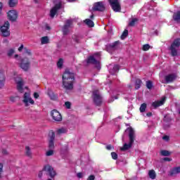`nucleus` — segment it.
<instances>
[{
	"label": "nucleus",
	"instance_id": "57",
	"mask_svg": "<svg viewBox=\"0 0 180 180\" xmlns=\"http://www.w3.org/2000/svg\"><path fill=\"white\" fill-rule=\"evenodd\" d=\"M23 50V44H21L20 46L18 48V51H22Z\"/></svg>",
	"mask_w": 180,
	"mask_h": 180
},
{
	"label": "nucleus",
	"instance_id": "39",
	"mask_svg": "<svg viewBox=\"0 0 180 180\" xmlns=\"http://www.w3.org/2000/svg\"><path fill=\"white\" fill-rule=\"evenodd\" d=\"M146 87L148 89H151L153 88V82L150 80L146 81Z\"/></svg>",
	"mask_w": 180,
	"mask_h": 180
},
{
	"label": "nucleus",
	"instance_id": "21",
	"mask_svg": "<svg viewBox=\"0 0 180 180\" xmlns=\"http://www.w3.org/2000/svg\"><path fill=\"white\" fill-rule=\"evenodd\" d=\"M178 174H180V166L172 169L169 172V176H176Z\"/></svg>",
	"mask_w": 180,
	"mask_h": 180
},
{
	"label": "nucleus",
	"instance_id": "22",
	"mask_svg": "<svg viewBox=\"0 0 180 180\" xmlns=\"http://www.w3.org/2000/svg\"><path fill=\"white\" fill-rule=\"evenodd\" d=\"M173 20L176 23H180V11L174 13L173 14Z\"/></svg>",
	"mask_w": 180,
	"mask_h": 180
},
{
	"label": "nucleus",
	"instance_id": "41",
	"mask_svg": "<svg viewBox=\"0 0 180 180\" xmlns=\"http://www.w3.org/2000/svg\"><path fill=\"white\" fill-rule=\"evenodd\" d=\"M19 96H10V101L11 102H12L13 103L16 102V99H18Z\"/></svg>",
	"mask_w": 180,
	"mask_h": 180
},
{
	"label": "nucleus",
	"instance_id": "52",
	"mask_svg": "<svg viewBox=\"0 0 180 180\" xmlns=\"http://www.w3.org/2000/svg\"><path fill=\"white\" fill-rule=\"evenodd\" d=\"M2 8H4V5L2 4V2H0V15L2 13Z\"/></svg>",
	"mask_w": 180,
	"mask_h": 180
},
{
	"label": "nucleus",
	"instance_id": "12",
	"mask_svg": "<svg viewBox=\"0 0 180 180\" xmlns=\"http://www.w3.org/2000/svg\"><path fill=\"white\" fill-rule=\"evenodd\" d=\"M72 26V20H67L65 22V25L62 28V32L64 36H67V34H70V28Z\"/></svg>",
	"mask_w": 180,
	"mask_h": 180
},
{
	"label": "nucleus",
	"instance_id": "3",
	"mask_svg": "<svg viewBox=\"0 0 180 180\" xmlns=\"http://www.w3.org/2000/svg\"><path fill=\"white\" fill-rule=\"evenodd\" d=\"M180 46V39H176L172 44L169 50L171 51L172 57H176L178 56V48Z\"/></svg>",
	"mask_w": 180,
	"mask_h": 180
},
{
	"label": "nucleus",
	"instance_id": "62",
	"mask_svg": "<svg viewBox=\"0 0 180 180\" xmlns=\"http://www.w3.org/2000/svg\"><path fill=\"white\" fill-rule=\"evenodd\" d=\"M46 29H47V30H50V27L46 26Z\"/></svg>",
	"mask_w": 180,
	"mask_h": 180
},
{
	"label": "nucleus",
	"instance_id": "14",
	"mask_svg": "<svg viewBox=\"0 0 180 180\" xmlns=\"http://www.w3.org/2000/svg\"><path fill=\"white\" fill-rule=\"evenodd\" d=\"M7 16L8 20H11V22H16L18 16V11L16 10H10L7 13Z\"/></svg>",
	"mask_w": 180,
	"mask_h": 180
},
{
	"label": "nucleus",
	"instance_id": "25",
	"mask_svg": "<svg viewBox=\"0 0 180 180\" xmlns=\"http://www.w3.org/2000/svg\"><path fill=\"white\" fill-rule=\"evenodd\" d=\"M84 22L89 27H94L95 26L94 21L91 20V19H86Z\"/></svg>",
	"mask_w": 180,
	"mask_h": 180
},
{
	"label": "nucleus",
	"instance_id": "54",
	"mask_svg": "<svg viewBox=\"0 0 180 180\" xmlns=\"http://www.w3.org/2000/svg\"><path fill=\"white\" fill-rule=\"evenodd\" d=\"M39 96L38 93H34V98H35V99H38Z\"/></svg>",
	"mask_w": 180,
	"mask_h": 180
},
{
	"label": "nucleus",
	"instance_id": "4",
	"mask_svg": "<svg viewBox=\"0 0 180 180\" xmlns=\"http://www.w3.org/2000/svg\"><path fill=\"white\" fill-rule=\"evenodd\" d=\"M62 1L61 0H56L55 1V6L51 9L50 16L53 19L56 15H57V12H58L59 9H61Z\"/></svg>",
	"mask_w": 180,
	"mask_h": 180
},
{
	"label": "nucleus",
	"instance_id": "44",
	"mask_svg": "<svg viewBox=\"0 0 180 180\" xmlns=\"http://www.w3.org/2000/svg\"><path fill=\"white\" fill-rule=\"evenodd\" d=\"M143 51H147L148 50H150V45L149 44L143 45Z\"/></svg>",
	"mask_w": 180,
	"mask_h": 180
},
{
	"label": "nucleus",
	"instance_id": "63",
	"mask_svg": "<svg viewBox=\"0 0 180 180\" xmlns=\"http://www.w3.org/2000/svg\"><path fill=\"white\" fill-rule=\"evenodd\" d=\"M128 88L131 89V85H128Z\"/></svg>",
	"mask_w": 180,
	"mask_h": 180
},
{
	"label": "nucleus",
	"instance_id": "20",
	"mask_svg": "<svg viewBox=\"0 0 180 180\" xmlns=\"http://www.w3.org/2000/svg\"><path fill=\"white\" fill-rule=\"evenodd\" d=\"M165 79L166 84H169V82H174V81L176 79V75L175 74L167 75L165 77Z\"/></svg>",
	"mask_w": 180,
	"mask_h": 180
},
{
	"label": "nucleus",
	"instance_id": "50",
	"mask_svg": "<svg viewBox=\"0 0 180 180\" xmlns=\"http://www.w3.org/2000/svg\"><path fill=\"white\" fill-rule=\"evenodd\" d=\"M2 154H4V155H8V150H6V149H3Z\"/></svg>",
	"mask_w": 180,
	"mask_h": 180
},
{
	"label": "nucleus",
	"instance_id": "46",
	"mask_svg": "<svg viewBox=\"0 0 180 180\" xmlns=\"http://www.w3.org/2000/svg\"><path fill=\"white\" fill-rule=\"evenodd\" d=\"M111 156H112V160H117V155L115 152L111 153Z\"/></svg>",
	"mask_w": 180,
	"mask_h": 180
},
{
	"label": "nucleus",
	"instance_id": "51",
	"mask_svg": "<svg viewBox=\"0 0 180 180\" xmlns=\"http://www.w3.org/2000/svg\"><path fill=\"white\" fill-rule=\"evenodd\" d=\"M163 161L169 162V161H172V159H171V158H163Z\"/></svg>",
	"mask_w": 180,
	"mask_h": 180
},
{
	"label": "nucleus",
	"instance_id": "11",
	"mask_svg": "<svg viewBox=\"0 0 180 180\" xmlns=\"http://www.w3.org/2000/svg\"><path fill=\"white\" fill-rule=\"evenodd\" d=\"M20 67L23 71H29V68H30V60H29V58H22L20 60Z\"/></svg>",
	"mask_w": 180,
	"mask_h": 180
},
{
	"label": "nucleus",
	"instance_id": "55",
	"mask_svg": "<svg viewBox=\"0 0 180 180\" xmlns=\"http://www.w3.org/2000/svg\"><path fill=\"white\" fill-rule=\"evenodd\" d=\"M77 178H82V174L81 172L77 173Z\"/></svg>",
	"mask_w": 180,
	"mask_h": 180
},
{
	"label": "nucleus",
	"instance_id": "5",
	"mask_svg": "<svg viewBox=\"0 0 180 180\" xmlns=\"http://www.w3.org/2000/svg\"><path fill=\"white\" fill-rule=\"evenodd\" d=\"M9 21L4 22V25L1 27L0 30L3 37H9L11 36V31H9Z\"/></svg>",
	"mask_w": 180,
	"mask_h": 180
},
{
	"label": "nucleus",
	"instance_id": "31",
	"mask_svg": "<svg viewBox=\"0 0 180 180\" xmlns=\"http://www.w3.org/2000/svg\"><path fill=\"white\" fill-rule=\"evenodd\" d=\"M49 41V37H43L41 38V44H48Z\"/></svg>",
	"mask_w": 180,
	"mask_h": 180
},
{
	"label": "nucleus",
	"instance_id": "24",
	"mask_svg": "<svg viewBox=\"0 0 180 180\" xmlns=\"http://www.w3.org/2000/svg\"><path fill=\"white\" fill-rule=\"evenodd\" d=\"M148 176L150 179H155L157 177V174H155V171L154 169L149 170Z\"/></svg>",
	"mask_w": 180,
	"mask_h": 180
},
{
	"label": "nucleus",
	"instance_id": "35",
	"mask_svg": "<svg viewBox=\"0 0 180 180\" xmlns=\"http://www.w3.org/2000/svg\"><path fill=\"white\" fill-rule=\"evenodd\" d=\"M48 94L52 101H56V99H57V96H56L53 91H49Z\"/></svg>",
	"mask_w": 180,
	"mask_h": 180
},
{
	"label": "nucleus",
	"instance_id": "38",
	"mask_svg": "<svg viewBox=\"0 0 180 180\" xmlns=\"http://www.w3.org/2000/svg\"><path fill=\"white\" fill-rule=\"evenodd\" d=\"M136 22H139V19L137 18H133L131 22L129 23V26L133 27L134 25H136Z\"/></svg>",
	"mask_w": 180,
	"mask_h": 180
},
{
	"label": "nucleus",
	"instance_id": "60",
	"mask_svg": "<svg viewBox=\"0 0 180 180\" xmlns=\"http://www.w3.org/2000/svg\"><path fill=\"white\" fill-rule=\"evenodd\" d=\"M15 58H18V57H19V55L16 54L14 56Z\"/></svg>",
	"mask_w": 180,
	"mask_h": 180
},
{
	"label": "nucleus",
	"instance_id": "29",
	"mask_svg": "<svg viewBox=\"0 0 180 180\" xmlns=\"http://www.w3.org/2000/svg\"><path fill=\"white\" fill-rule=\"evenodd\" d=\"M141 86V79H136L135 82V89H140Z\"/></svg>",
	"mask_w": 180,
	"mask_h": 180
},
{
	"label": "nucleus",
	"instance_id": "2",
	"mask_svg": "<svg viewBox=\"0 0 180 180\" xmlns=\"http://www.w3.org/2000/svg\"><path fill=\"white\" fill-rule=\"evenodd\" d=\"M125 132H128L129 143H125L123 147L120 148L121 151H127V150H130V148L133 147V144H134V140H136V132L133 128L128 127Z\"/></svg>",
	"mask_w": 180,
	"mask_h": 180
},
{
	"label": "nucleus",
	"instance_id": "6",
	"mask_svg": "<svg viewBox=\"0 0 180 180\" xmlns=\"http://www.w3.org/2000/svg\"><path fill=\"white\" fill-rule=\"evenodd\" d=\"M93 101L96 106H101L102 105V96L99 94V91L95 90L93 91Z\"/></svg>",
	"mask_w": 180,
	"mask_h": 180
},
{
	"label": "nucleus",
	"instance_id": "42",
	"mask_svg": "<svg viewBox=\"0 0 180 180\" xmlns=\"http://www.w3.org/2000/svg\"><path fill=\"white\" fill-rule=\"evenodd\" d=\"M53 154H54V151L53 150V149H51L46 152V155L47 157H50L51 155H53Z\"/></svg>",
	"mask_w": 180,
	"mask_h": 180
},
{
	"label": "nucleus",
	"instance_id": "9",
	"mask_svg": "<svg viewBox=\"0 0 180 180\" xmlns=\"http://www.w3.org/2000/svg\"><path fill=\"white\" fill-rule=\"evenodd\" d=\"M108 2L114 12H120L122 11L120 0H108Z\"/></svg>",
	"mask_w": 180,
	"mask_h": 180
},
{
	"label": "nucleus",
	"instance_id": "13",
	"mask_svg": "<svg viewBox=\"0 0 180 180\" xmlns=\"http://www.w3.org/2000/svg\"><path fill=\"white\" fill-rule=\"evenodd\" d=\"M86 63L87 64H93V65H95L97 70H101V62L96 60L94 56H89L86 60Z\"/></svg>",
	"mask_w": 180,
	"mask_h": 180
},
{
	"label": "nucleus",
	"instance_id": "18",
	"mask_svg": "<svg viewBox=\"0 0 180 180\" xmlns=\"http://www.w3.org/2000/svg\"><path fill=\"white\" fill-rule=\"evenodd\" d=\"M17 84V89L20 94H23V80L22 79H15Z\"/></svg>",
	"mask_w": 180,
	"mask_h": 180
},
{
	"label": "nucleus",
	"instance_id": "58",
	"mask_svg": "<svg viewBox=\"0 0 180 180\" xmlns=\"http://www.w3.org/2000/svg\"><path fill=\"white\" fill-rule=\"evenodd\" d=\"M146 116H148V117H151V116H153V113L152 112H148L146 114Z\"/></svg>",
	"mask_w": 180,
	"mask_h": 180
},
{
	"label": "nucleus",
	"instance_id": "30",
	"mask_svg": "<svg viewBox=\"0 0 180 180\" xmlns=\"http://www.w3.org/2000/svg\"><path fill=\"white\" fill-rule=\"evenodd\" d=\"M160 154L163 157H169V155H171V153L169 151L165 150H161Z\"/></svg>",
	"mask_w": 180,
	"mask_h": 180
},
{
	"label": "nucleus",
	"instance_id": "10",
	"mask_svg": "<svg viewBox=\"0 0 180 180\" xmlns=\"http://www.w3.org/2000/svg\"><path fill=\"white\" fill-rule=\"evenodd\" d=\"M22 102L25 106L27 107L30 105H34V101L30 96V93L25 92L23 96Z\"/></svg>",
	"mask_w": 180,
	"mask_h": 180
},
{
	"label": "nucleus",
	"instance_id": "17",
	"mask_svg": "<svg viewBox=\"0 0 180 180\" xmlns=\"http://www.w3.org/2000/svg\"><path fill=\"white\" fill-rule=\"evenodd\" d=\"M49 148L50 150H54V140L56 139V134L54 131L49 132Z\"/></svg>",
	"mask_w": 180,
	"mask_h": 180
},
{
	"label": "nucleus",
	"instance_id": "36",
	"mask_svg": "<svg viewBox=\"0 0 180 180\" xmlns=\"http://www.w3.org/2000/svg\"><path fill=\"white\" fill-rule=\"evenodd\" d=\"M147 108V104L143 103L141 105V107L139 108V110L141 113L146 112V109Z\"/></svg>",
	"mask_w": 180,
	"mask_h": 180
},
{
	"label": "nucleus",
	"instance_id": "48",
	"mask_svg": "<svg viewBox=\"0 0 180 180\" xmlns=\"http://www.w3.org/2000/svg\"><path fill=\"white\" fill-rule=\"evenodd\" d=\"M86 180H95V175L91 174V175L89 176V177L87 178Z\"/></svg>",
	"mask_w": 180,
	"mask_h": 180
},
{
	"label": "nucleus",
	"instance_id": "16",
	"mask_svg": "<svg viewBox=\"0 0 180 180\" xmlns=\"http://www.w3.org/2000/svg\"><path fill=\"white\" fill-rule=\"evenodd\" d=\"M51 115L55 122H61L63 120V116H61V114L57 110H52Z\"/></svg>",
	"mask_w": 180,
	"mask_h": 180
},
{
	"label": "nucleus",
	"instance_id": "27",
	"mask_svg": "<svg viewBox=\"0 0 180 180\" xmlns=\"http://www.w3.org/2000/svg\"><path fill=\"white\" fill-rule=\"evenodd\" d=\"M25 155H27V157L32 158V149H30V147H25Z\"/></svg>",
	"mask_w": 180,
	"mask_h": 180
},
{
	"label": "nucleus",
	"instance_id": "61",
	"mask_svg": "<svg viewBox=\"0 0 180 180\" xmlns=\"http://www.w3.org/2000/svg\"><path fill=\"white\" fill-rule=\"evenodd\" d=\"M91 19H94V14L90 16Z\"/></svg>",
	"mask_w": 180,
	"mask_h": 180
},
{
	"label": "nucleus",
	"instance_id": "64",
	"mask_svg": "<svg viewBox=\"0 0 180 180\" xmlns=\"http://www.w3.org/2000/svg\"><path fill=\"white\" fill-rule=\"evenodd\" d=\"M47 180H54V179H48Z\"/></svg>",
	"mask_w": 180,
	"mask_h": 180
},
{
	"label": "nucleus",
	"instance_id": "49",
	"mask_svg": "<svg viewBox=\"0 0 180 180\" xmlns=\"http://www.w3.org/2000/svg\"><path fill=\"white\" fill-rule=\"evenodd\" d=\"M162 140H165V141H169V136L165 135L162 137Z\"/></svg>",
	"mask_w": 180,
	"mask_h": 180
},
{
	"label": "nucleus",
	"instance_id": "47",
	"mask_svg": "<svg viewBox=\"0 0 180 180\" xmlns=\"http://www.w3.org/2000/svg\"><path fill=\"white\" fill-rule=\"evenodd\" d=\"M72 39L76 43H79V39L77 37V35H74L72 37Z\"/></svg>",
	"mask_w": 180,
	"mask_h": 180
},
{
	"label": "nucleus",
	"instance_id": "1",
	"mask_svg": "<svg viewBox=\"0 0 180 180\" xmlns=\"http://www.w3.org/2000/svg\"><path fill=\"white\" fill-rule=\"evenodd\" d=\"M63 86L65 91H72L74 89V82H75V74L70 69L65 70L62 76Z\"/></svg>",
	"mask_w": 180,
	"mask_h": 180
},
{
	"label": "nucleus",
	"instance_id": "43",
	"mask_svg": "<svg viewBox=\"0 0 180 180\" xmlns=\"http://www.w3.org/2000/svg\"><path fill=\"white\" fill-rule=\"evenodd\" d=\"M24 53L25 54H27L28 56H32V52L30 49H27V48H24Z\"/></svg>",
	"mask_w": 180,
	"mask_h": 180
},
{
	"label": "nucleus",
	"instance_id": "15",
	"mask_svg": "<svg viewBox=\"0 0 180 180\" xmlns=\"http://www.w3.org/2000/svg\"><path fill=\"white\" fill-rule=\"evenodd\" d=\"M105 9V4H103V2L102 1H98L95 3L93 6V11H94L103 12Z\"/></svg>",
	"mask_w": 180,
	"mask_h": 180
},
{
	"label": "nucleus",
	"instance_id": "59",
	"mask_svg": "<svg viewBox=\"0 0 180 180\" xmlns=\"http://www.w3.org/2000/svg\"><path fill=\"white\" fill-rule=\"evenodd\" d=\"M119 97H117V96H115L113 97H112V102H113V101H115V99H117Z\"/></svg>",
	"mask_w": 180,
	"mask_h": 180
},
{
	"label": "nucleus",
	"instance_id": "56",
	"mask_svg": "<svg viewBox=\"0 0 180 180\" xmlns=\"http://www.w3.org/2000/svg\"><path fill=\"white\" fill-rule=\"evenodd\" d=\"M39 178H41L43 176V172H39L38 174Z\"/></svg>",
	"mask_w": 180,
	"mask_h": 180
},
{
	"label": "nucleus",
	"instance_id": "40",
	"mask_svg": "<svg viewBox=\"0 0 180 180\" xmlns=\"http://www.w3.org/2000/svg\"><path fill=\"white\" fill-rule=\"evenodd\" d=\"M2 174H4V165L0 163V179L2 178Z\"/></svg>",
	"mask_w": 180,
	"mask_h": 180
},
{
	"label": "nucleus",
	"instance_id": "53",
	"mask_svg": "<svg viewBox=\"0 0 180 180\" xmlns=\"http://www.w3.org/2000/svg\"><path fill=\"white\" fill-rule=\"evenodd\" d=\"M107 150H112V148H113V146H112V145H108L106 146Z\"/></svg>",
	"mask_w": 180,
	"mask_h": 180
},
{
	"label": "nucleus",
	"instance_id": "23",
	"mask_svg": "<svg viewBox=\"0 0 180 180\" xmlns=\"http://www.w3.org/2000/svg\"><path fill=\"white\" fill-rule=\"evenodd\" d=\"M5 86V75L0 72V89Z\"/></svg>",
	"mask_w": 180,
	"mask_h": 180
},
{
	"label": "nucleus",
	"instance_id": "7",
	"mask_svg": "<svg viewBox=\"0 0 180 180\" xmlns=\"http://www.w3.org/2000/svg\"><path fill=\"white\" fill-rule=\"evenodd\" d=\"M120 47V41H116L112 44H108L105 46V50L108 53H112L115 50H117Z\"/></svg>",
	"mask_w": 180,
	"mask_h": 180
},
{
	"label": "nucleus",
	"instance_id": "19",
	"mask_svg": "<svg viewBox=\"0 0 180 180\" xmlns=\"http://www.w3.org/2000/svg\"><path fill=\"white\" fill-rule=\"evenodd\" d=\"M165 103V97L161 98V100L156 101L152 103V106L157 109V108H160V106H162Z\"/></svg>",
	"mask_w": 180,
	"mask_h": 180
},
{
	"label": "nucleus",
	"instance_id": "37",
	"mask_svg": "<svg viewBox=\"0 0 180 180\" xmlns=\"http://www.w3.org/2000/svg\"><path fill=\"white\" fill-rule=\"evenodd\" d=\"M13 54H15V49H11L7 52V56L8 57H12L13 56Z\"/></svg>",
	"mask_w": 180,
	"mask_h": 180
},
{
	"label": "nucleus",
	"instance_id": "26",
	"mask_svg": "<svg viewBox=\"0 0 180 180\" xmlns=\"http://www.w3.org/2000/svg\"><path fill=\"white\" fill-rule=\"evenodd\" d=\"M18 5V0H8V6L10 8H15Z\"/></svg>",
	"mask_w": 180,
	"mask_h": 180
},
{
	"label": "nucleus",
	"instance_id": "32",
	"mask_svg": "<svg viewBox=\"0 0 180 180\" xmlns=\"http://www.w3.org/2000/svg\"><path fill=\"white\" fill-rule=\"evenodd\" d=\"M127 36H129V30H124L120 37L122 40H124V39L127 38Z\"/></svg>",
	"mask_w": 180,
	"mask_h": 180
},
{
	"label": "nucleus",
	"instance_id": "45",
	"mask_svg": "<svg viewBox=\"0 0 180 180\" xmlns=\"http://www.w3.org/2000/svg\"><path fill=\"white\" fill-rule=\"evenodd\" d=\"M65 105L67 108V109H71V103L69 101H66L65 103Z\"/></svg>",
	"mask_w": 180,
	"mask_h": 180
},
{
	"label": "nucleus",
	"instance_id": "8",
	"mask_svg": "<svg viewBox=\"0 0 180 180\" xmlns=\"http://www.w3.org/2000/svg\"><path fill=\"white\" fill-rule=\"evenodd\" d=\"M42 171H45L46 175H49L51 179H54L57 173L55 172L54 168H53L50 165H46L44 167Z\"/></svg>",
	"mask_w": 180,
	"mask_h": 180
},
{
	"label": "nucleus",
	"instance_id": "33",
	"mask_svg": "<svg viewBox=\"0 0 180 180\" xmlns=\"http://www.w3.org/2000/svg\"><path fill=\"white\" fill-rule=\"evenodd\" d=\"M63 64H64V60L63 58H60L57 63L58 68H63Z\"/></svg>",
	"mask_w": 180,
	"mask_h": 180
},
{
	"label": "nucleus",
	"instance_id": "34",
	"mask_svg": "<svg viewBox=\"0 0 180 180\" xmlns=\"http://www.w3.org/2000/svg\"><path fill=\"white\" fill-rule=\"evenodd\" d=\"M58 134H64L65 133H67L68 130H67V128H64V127H62L59 129H58Z\"/></svg>",
	"mask_w": 180,
	"mask_h": 180
},
{
	"label": "nucleus",
	"instance_id": "28",
	"mask_svg": "<svg viewBox=\"0 0 180 180\" xmlns=\"http://www.w3.org/2000/svg\"><path fill=\"white\" fill-rule=\"evenodd\" d=\"M120 70V66L119 65H115L112 70H110V72L111 74H115V72H117Z\"/></svg>",
	"mask_w": 180,
	"mask_h": 180
}]
</instances>
